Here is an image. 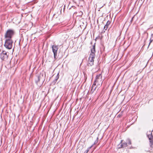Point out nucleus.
I'll return each mask as SVG.
<instances>
[{"label": "nucleus", "instance_id": "f257e3e1", "mask_svg": "<svg viewBox=\"0 0 153 153\" xmlns=\"http://www.w3.org/2000/svg\"><path fill=\"white\" fill-rule=\"evenodd\" d=\"M43 75L40 74L37 75L35 79V83L38 87H40L43 81Z\"/></svg>", "mask_w": 153, "mask_h": 153}, {"label": "nucleus", "instance_id": "f03ea898", "mask_svg": "<svg viewBox=\"0 0 153 153\" xmlns=\"http://www.w3.org/2000/svg\"><path fill=\"white\" fill-rule=\"evenodd\" d=\"M102 78V76L101 74H98L96 76L94 83L97 84V86H101L102 84L103 81Z\"/></svg>", "mask_w": 153, "mask_h": 153}, {"label": "nucleus", "instance_id": "7ed1b4c3", "mask_svg": "<svg viewBox=\"0 0 153 153\" xmlns=\"http://www.w3.org/2000/svg\"><path fill=\"white\" fill-rule=\"evenodd\" d=\"M13 43L12 39H6L4 46L7 49H10L12 48Z\"/></svg>", "mask_w": 153, "mask_h": 153}, {"label": "nucleus", "instance_id": "20e7f679", "mask_svg": "<svg viewBox=\"0 0 153 153\" xmlns=\"http://www.w3.org/2000/svg\"><path fill=\"white\" fill-rule=\"evenodd\" d=\"M14 34V31L11 30H8L5 35L6 39H12L11 38Z\"/></svg>", "mask_w": 153, "mask_h": 153}, {"label": "nucleus", "instance_id": "39448f33", "mask_svg": "<svg viewBox=\"0 0 153 153\" xmlns=\"http://www.w3.org/2000/svg\"><path fill=\"white\" fill-rule=\"evenodd\" d=\"M8 57L6 52L4 51H1L0 50V58L3 60L7 59Z\"/></svg>", "mask_w": 153, "mask_h": 153}, {"label": "nucleus", "instance_id": "423d86ee", "mask_svg": "<svg viewBox=\"0 0 153 153\" xmlns=\"http://www.w3.org/2000/svg\"><path fill=\"white\" fill-rule=\"evenodd\" d=\"M95 56H92V55L89 56L88 61V65L92 66L94 64V59Z\"/></svg>", "mask_w": 153, "mask_h": 153}, {"label": "nucleus", "instance_id": "0eeeda50", "mask_svg": "<svg viewBox=\"0 0 153 153\" xmlns=\"http://www.w3.org/2000/svg\"><path fill=\"white\" fill-rule=\"evenodd\" d=\"M53 51V53L55 59H56L57 55V51L58 49V47L56 45H53L52 46Z\"/></svg>", "mask_w": 153, "mask_h": 153}, {"label": "nucleus", "instance_id": "6e6552de", "mask_svg": "<svg viewBox=\"0 0 153 153\" xmlns=\"http://www.w3.org/2000/svg\"><path fill=\"white\" fill-rule=\"evenodd\" d=\"M95 46L94 45L92 46V48L91 49V53L90 54V55H91L93 56H95Z\"/></svg>", "mask_w": 153, "mask_h": 153}, {"label": "nucleus", "instance_id": "1a4fd4ad", "mask_svg": "<svg viewBox=\"0 0 153 153\" xmlns=\"http://www.w3.org/2000/svg\"><path fill=\"white\" fill-rule=\"evenodd\" d=\"M96 84L94 83L93 84L91 87V93H93L95 91L96 88Z\"/></svg>", "mask_w": 153, "mask_h": 153}, {"label": "nucleus", "instance_id": "9d476101", "mask_svg": "<svg viewBox=\"0 0 153 153\" xmlns=\"http://www.w3.org/2000/svg\"><path fill=\"white\" fill-rule=\"evenodd\" d=\"M110 21H108L107 22L106 25H105L104 27V30H106L107 28H108V26L110 25Z\"/></svg>", "mask_w": 153, "mask_h": 153}, {"label": "nucleus", "instance_id": "9b49d317", "mask_svg": "<svg viewBox=\"0 0 153 153\" xmlns=\"http://www.w3.org/2000/svg\"><path fill=\"white\" fill-rule=\"evenodd\" d=\"M121 148H124L126 147L127 146V143L126 142H124L123 143H122L121 145Z\"/></svg>", "mask_w": 153, "mask_h": 153}, {"label": "nucleus", "instance_id": "f8f14e48", "mask_svg": "<svg viewBox=\"0 0 153 153\" xmlns=\"http://www.w3.org/2000/svg\"><path fill=\"white\" fill-rule=\"evenodd\" d=\"M126 142L129 145H130L131 144V141L129 139H127L126 141Z\"/></svg>", "mask_w": 153, "mask_h": 153}, {"label": "nucleus", "instance_id": "ddd939ff", "mask_svg": "<svg viewBox=\"0 0 153 153\" xmlns=\"http://www.w3.org/2000/svg\"><path fill=\"white\" fill-rule=\"evenodd\" d=\"M92 146H91L90 147L88 148L87 150L84 152V153H88V151L89 150V149L91 148L92 147Z\"/></svg>", "mask_w": 153, "mask_h": 153}, {"label": "nucleus", "instance_id": "4468645a", "mask_svg": "<svg viewBox=\"0 0 153 153\" xmlns=\"http://www.w3.org/2000/svg\"><path fill=\"white\" fill-rule=\"evenodd\" d=\"M153 40V36L150 39V43H149V45H150V43L152 42V41Z\"/></svg>", "mask_w": 153, "mask_h": 153}, {"label": "nucleus", "instance_id": "2eb2a0df", "mask_svg": "<svg viewBox=\"0 0 153 153\" xmlns=\"http://www.w3.org/2000/svg\"><path fill=\"white\" fill-rule=\"evenodd\" d=\"M59 78V74H57V76H56V80H57V79Z\"/></svg>", "mask_w": 153, "mask_h": 153}, {"label": "nucleus", "instance_id": "dca6fc26", "mask_svg": "<svg viewBox=\"0 0 153 153\" xmlns=\"http://www.w3.org/2000/svg\"><path fill=\"white\" fill-rule=\"evenodd\" d=\"M52 71H53V70H52Z\"/></svg>", "mask_w": 153, "mask_h": 153}, {"label": "nucleus", "instance_id": "f3484780", "mask_svg": "<svg viewBox=\"0 0 153 153\" xmlns=\"http://www.w3.org/2000/svg\"><path fill=\"white\" fill-rule=\"evenodd\" d=\"M48 35H49V33H48Z\"/></svg>", "mask_w": 153, "mask_h": 153}]
</instances>
